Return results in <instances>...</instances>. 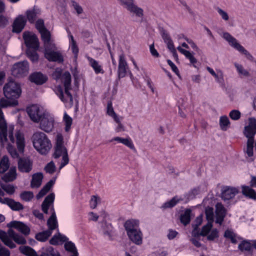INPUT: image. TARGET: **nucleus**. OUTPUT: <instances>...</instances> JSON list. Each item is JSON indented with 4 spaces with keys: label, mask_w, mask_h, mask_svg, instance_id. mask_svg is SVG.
<instances>
[{
    "label": "nucleus",
    "mask_w": 256,
    "mask_h": 256,
    "mask_svg": "<svg viewBox=\"0 0 256 256\" xmlns=\"http://www.w3.org/2000/svg\"><path fill=\"white\" fill-rule=\"evenodd\" d=\"M0 239L4 244L10 248H16L13 240L16 244L24 245L26 244V238L22 235L16 233L12 229L9 228L8 232L0 230Z\"/></svg>",
    "instance_id": "obj_1"
},
{
    "label": "nucleus",
    "mask_w": 256,
    "mask_h": 256,
    "mask_svg": "<svg viewBox=\"0 0 256 256\" xmlns=\"http://www.w3.org/2000/svg\"><path fill=\"white\" fill-rule=\"evenodd\" d=\"M32 140L34 148L42 154H46L52 148L50 140L42 132H37L34 133Z\"/></svg>",
    "instance_id": "obj_2"
},
{
    "label": "nucleus",
    "mask_w": 256,
    "mask_h": 256,
    "mask_svg": "<svg viewBox=\"0 0 256 256\" xmlns=\"http://www.w3.org/2000/svg\"><path fill=\"white\" fill-rule=\"evenodd\" d=\"M5 97L10 100H17L22 94L20 84L14 81H10L6 84L3 88Z\"/></svg>",
    "instance_id": "obj_3"
},
{
    "label": "nucleus",
    "mask_w": 256,
    "mask_h": 256,
    "mask_svg": "<svg viewBox=\"0 0 256 256\" xmlns=\"http://www.w3.org/2000/svg\"><path fill=\"white\" fill-rule=\"evenodd\" d=\"M120 4L127 10L130 14L142 18L144 16L143 10L138 7L134 3V0H118Z\"/></svg>",
    "instance_id": "obj_4"
},
{
    "label": "nucleus",
    "mask_w": 256,
    "mask_h": 256,
    "mask_svg": "<svg viewBox=\"0 0 256 256\" xmlns=\"http://www.w3.org/2000/svg\"><path fill=\"white\" fill-rule=\"evenodd\" d=\"M22 37L27 49H38L40 42L36 34H32L29 31H26L23 33Z\"/></svg>",
    "instance_id": "obj_5"
},
{
    "label": "nucleus",
    "mask_w": 256,
    "mask_h": 256,
    "mask_svg": "<svg viewBox=\"0 0 256 256\" xmlns=\"http://www.w3.org/2000/svg\"><path fill=\"white\" fill-rule=\"evenodd\" d=\"M28 70V63L24 61L14 64L12 68L11 72L14 76L20 78L26 76Z\"/></svg>",
    "instance_id": "obj_6"
},
{
    "label": "nucleus",
    "mask_w": 256,
    "mask_h": 256,
    "mask_svg": "<svg viewBox=\"0 0 256 256\" xmlns=\"http://www.w3.org/2000/svg\"><path fill=\"white\" fill-rule=\"evenodd\" d=\"M243 134L248 138V140L254 141L256 134V119L254 118H248V124L244 127Z\"/></svg>",
    "instance_id": "obj_7"
},
{
    "label": "nucleus",
    "mask_w": 256,
    "mask_h": 256,
    "mask_svg": "<svg viewBox=\"0 0 256 256\" xmlns=\"http://www.w3.org/2000/svg\"><path fill=\"white\" fill-rule=\"evenodd\" d=\"M63 136L61 134H58L56 138V142L54 146V152L53 156L55 158H59L60 156L67 154V149L64 145Z\"/></svg>",
    "instance_id": "obj_8"
},
{
    "label": "nucleus",
    "mask_w": 256,
    "mask_h": 256,
    "mask_svg": "<svg viewBox=\"0 0 256 256\" xmlns=\"http://www.w3.org/2000/svg\"><path fill=\"white\" fill-rule=\"evenodd\" d=\"M0 108L1 106H0ZM8 126L4 120L2 111L0 108V144L1 148H4V142L8 141Z\"/></svg>",
    "instance_id": "obj_9"
},
{
    "label": "nucleus",
    "mask_w": 256,
    "mask_h": 256,
    "mask_svg": "<svg viewBox=\"0 0 256 256\" xmlns=\"http://www.w3.org/2000/svg\"><path fill=\"white\" fill-rule=\"evenodd\" d=\"M4 196V192L0 188V202L7 204L12 210L18 211L24 209L23 205L20 202H16L13 199L10 198H2V196Z\"/></svg>",
    "instance_id": "obj_10"
},
{
    "label": "nucleus",
    "mask_w": 256,
    "mask_h": 256,
    "mask_svg": "<svg viewBox=\"0 0 256 256\" xmlns=\"http://www.w3.org/2000/svg\"><path fill=\"white\" fill-rule=\"evenodd\" d=\"M27 112L31 120L34 122H39L40 120L46 114L40 111L39 107L36 105H32L28 108Z\"/></svg>",
    "instance_id": "obj_11"
},
{
    "label": "nucleus",
    "mask_w": 256,
    "mask_h": 256,
    "mask_svg": "<svg viewBox=\"0 0 256 256\" xmlns=\"http://www.w3.org/2000/svg\"><path fill=\"white\" fill-rule=\"evenodd\" d=\"M26 16L20 14L15 18L12 24V32L14 33L19 34L24 29L26 24Z\"/></svg>",
    "instance_id": "obj_12"
},
{
    "label": "nucleus",
    "mask_w": 256,
    "mask_h": 256,
    "mask_svg": "<svg viewBox=\"0 0 256 256\" xmlns=\"http://www.w3.org/2000/svg\"><path fill=\"white\" fill-rule=\"evenodd\" d=\"M33 162L28 158H20L18 162V170L21 172L29 173L32 168Z\"/></svg>",
    "instance_id": "obj_13"
},
{
    "label": "nucleus",
    "mask_w": 256,
    "mask_h": 256,
    "mask_svg": "<svg viewBox=\"0 0 256 256\" xmlns=\"http://www.w3.org/2000/svg\"><path fill=\"white\" fill-rule=\"evenodd\" d=\"M40 128L46 132H50L54 128V120L48 114H46L40 120Z\"/></svg>",
    "instance_id": "obj_14"
},
{
    "label": "nucleus",
    "mask_w": 256,
    "mask_h": 256,
    "mask_svg": "<svg viewBox=\"0 0 256 256\" xmlns=\"http://www.w3.org/2000/svg\"><path fill=\"white\" fill-rule=\"evenodd\" d=\"M128 70V66L124 54H122L119 56L118 70V78H121L126 76V73Z\"/></svg>",
    "instance_id": "obj_15"
},
{
    "label": "nucleus",
    "mask_w": 256,
    "mask_h": 256,
    "mask_svg": "<svg viewBox=\"0 0 256 256\" xmlns=\"http://www.w3.org/2000/svg\"><path fill=\"white\" fill-rule=\"evenodd\" d=\"M7 226L10 228H16L25 236L28 235L30 232V228L24 223L20 221H12L7 224Z\"/></svg>",
    "instance_id": "obj_16"
},
{
    "label": "nucleus",
    "mask_w": 256,
    "mask_h": 256,
    "mask_svg": "<svg viewBox=\"0 0 256 256\" xmlns=\"http://www.w3.org/2000/svg\"><path fill=\"white\" fill-rule=\"evenodd\" d=\"M238 190L236 188L226 186L222 188L221 198L226 201L233 198L238 193Z\"/></svg>",
    "instance_id": "obj_17"
},
{
    "label": "nucleus",
    "mask_w": 256,
    "mask_h": 256,
    "mask_svg": "<svg viewBox=\"0 0 256 256\" xmlns=\"http://www.w3.org/2000/svg\"><path fill=\"white\" fill-rule=\"evenodd\" d=\"M40 14V10L34 6L32 8L28 10L25 12L26 22L28 21L30 24H34Z\"/></svg>",
    "instance_id": "obj_18"
},
{
    "label": "nucleus",
    "mask_w": 256,
    "mask_h": 256,
    "mask_svg": "<svg viewBox=\"0 0 256 256\" xmlns=\"http://www.w3.org/2000/svg\"><path fill=\"white\" fill-rule=\"evenodd\" d=\"M30 80L38 85H41L47 81L48 78L40 72H35L30 76Z\"/></svg>",
    "instance_id": "obj_19"
},
{
    "label": "nucleus",
    "mask_w": 256,
    "mask_h": 256,
    "mask_svg": "<svg viewBox=\"0 0 256 256\" xmlns=\"http://www.w3.org/2000/svg\"><path fill=\"white\" fill-rule=\"evenodd\" d=\"M54 193H50L45 198L41 206L42 210L44 214H48V210L51 206H52L51 208L52 207L54 208L53 203L54 200Z\"/></svg>",
    "instance_id": "obj_20"
},
{
    "label": "nucleus",
    "mask_w": 256,
    "mask_h": 256,
    "mask_svg": "<svg viewBox=\"0 0 256 256\" xmlns=\"http://www.w3.org/2000/svg\"><path fill=\"white\" fill-rule=\"evenodd\" d=\"M55 50H53L44 52V57L49 62H62L64 60L62 55L60 52H56Z\"/></svg>",
    "instance_id": "obj_21"
},
{
    "label": "nucleus",
    "mask_w": 256,
    "mask_h": 256,
    "mask_svg": "<svg viewBox=\"0 0 256 256\" xmlns=\"http://www.w3.org/2000/svg\"><path fill=\"white\" fill-rule=\"evenodd\" d=\"M238 250L242 252H246L250 256H252L253 254V243H250L249 240H243L238 244Z\"/></svg>",
    "instance_id": "obj_22"
},
{
    "label": "nucleus",
    "mask_w": 256,
    "mask_h": 256,
    "mask_svg": "<svg viewBox=\"0 0 256 256\" xmlns=\"http://www.w3.org/2000/svg\"><path fill=\"white\" fill-rule=\"evenodd\" d=\"M130 240L136 244L140 245L142 244V234L140 230H137L128 234Z\"/></svg>",
    "instance_id": "obj_23"
},
{
    "label": "nucleus",
    "mask_w": 256,
    "mask_h": 256,
    "mask_svg": "<svg viewBox=\"0 0 256 256\" xmlns=\"http://www.w3.org/2000/svg\"><path fill=\"white\" fill-rule=\"evenodd\" d=\"M139 226L138 220H126L124 224V227L126 231L127 234L130 232L138 230Z\"/></svg>",
    "instance_id": "obj_24"
},
{
    "label": "nucleus",
    "mask_w": 256,
    "mask_h": 256,
    "mask_svg": "<svg viewBox=\"0 0 256 256\" xmlns=\"http://www.w3.org/2000/svg\"><path fill=\"white\" fill-rule=\"evenodd\" d=\"M50 210L52 211V213L51 216L48 220L47 225L48 227V230L52 232L58 226V224L54 208L52 207Z\"/></svg>",
    "instance_id": "obj_25"
},
{
    "label": "nucleus",
    "mask_w": 256,
    "mask_h": 256,
    "mask_svg": "<svg viewBox=\"0 0 256 256\" xmlns=\"http://www.w3.org/2000/svg\"><path fill=\"white\" fill-rule=\"evenodd\" d=\"M43 178V174L41 172L36 173L33 174L30 182V186L32 188H39L42 182Z\"/></svg>",
    "instance_id": "obj_26"
},
{
    "label": "nucleus",
    "mask_w": 256,
    "mask_h": 256,
    "mask_svg": "<svg viewBox=\"0 0 256 256\" xmlns=\"http://www.w3.org/2000/svg\"><path fill=\"white\" fill-rule=\"evenodd\" d=\"M16 178V167H12L8 172L6 174L2 179L5 182H10L14 181Z\"/></svg>",
    "instance_id": "obj_27"
},
{
    "label": "nucleus",
    "mask_w": 256,
    "mask_h": 256,
    "mask_svg": "<svg viewBox=\"0 0 256 256\" xmlns=\"http://www.w3.org/2000/svg\"><path fill=\"white\" fill-rule=\"evenodd\" d=\"M242 193L246 197L252 200H256V192L248 186H243L242 187Z\"/></svg>",
    "instance_id": "obj_28"
},
{
    "label": "nucleus",
    "mask_w": 256,
    "mask_h": 256,
    "mask_svg": "<svg viewBox=\"0 0 256 256\" xmlns=\"http://www.w3.org/2000/svg\"><path fill=\"white\" fill-rule=\"evenodd\" d=\"M87 58L89 62L90 65L93 68L96 74L104 73V70H102V66L99 64L98 62L90 56H88Z\"/></svg>",
    "instance_id": "obj_29"
},
{
    "label": "nucleus",
    "mask_w": 256,
    "mask_h": 256,
    "mask_svg": "<svg viewBox=\"0 0 256 256\" xmlns=\"http://www.w3.org/2000/svg\"><path fill=\"white\" fill-rule=\"evenodd\" d=\"M177 49L180 53L184 55V56L190 60V63L192 64L194 67L196 68V66L194 64L197 62V60L191 52L188 50L183 49L180 46H178Z\"/></svg>",
    "instance_id": "obj_30"
},
{
    "label": "nucleus",
    "mask_w": 256,
    "mask_h": 256,
    "mask_svg": "<svg viewBox=\"0 0 256 256\" xmlns=\"http://www.w3.org/2000/svg\"><path fill=\"white\" fill-rule=\"evenodd\" d=\"M112 140L122 143L132 150H135L134 146L130 138H124L117 136L114 138Z\"/></svg>",
    "instance_id": "obj_31"
},
{
    "label": "nucleus",
    "mask_w": 256,
    "mask_h": 256,
    "mask_svg": "<svg viewBox=\"0 0 256 256\" xmlns=\"http://www.w3.org/2000/svg\"><path fill=\"white\" fill-rule=\"evenodd\" d=\"M17 148L20 152H22L24 148V138L22 134L18 132L16 134Z\"/></svg>",
    "instance_id": "obj_32"
},
{
    "label": "nucleus",
    "mask_w": 256,
    "mask_h": 256,
    "mask_svg": "<svg viewBox=\"0 0 256 256\" xmlns=\"http://www.w3.org/2000/svg\"><path fill=\"white\" fill-rule=\"evenodd\" d=\"M20 252L26 256H38L36 251L28 246H20L19 248Z\"/></svg>",
    "instance_id": "obj_33"
},
{
    "label": "nucleus",
    "mask_w": 256,
    "mask_h": 256,
    "mask_svg": "<svg viewBox=\"0 0 256 256\" xmlns=\"http://www.w3.org/2000/svg\"><path fill=\"white\" fill-rule=\"evenodd\" d=\"M52 232L50 230H44L42 232L38 233L35 236L36 240L40 242H45L51 236Z\"/></svg>",
    "instance_id": "obj_34"
},
{
    "label": "nucleus",
    "mask_w": 256,
    "mask_h": 256,
    "mask_svg": "<svg viewBox=\"0 0 256 256\" xmlns=\"http://www.w3.org/2000/svg\"><path fill=\"white\" fill-rule=\"evenodd\" d=\"M38 50L30 48L26 49V55L32 62H36L38 60L39 56L37 52Z\"/></svg>",
    "instance_id": "obj_35"
},
{
    "label": "nucleus",
    "mask_w": 256,
    "mask_h": 256,
    "mask_svg": "<svg viewBox=\"0 0 256 256\" xmlns=\"http://www.w3.org/2000/svg\"><path fill=\"white\" fill-rule=\"evenodd\" d=\"M191 210L186 209L184 214H182L180 216V222L184 226L188 224L190 221Z\"/></svg>",
    "instance_id": "obj_36"
},
{
    "label": "nucleus",
    "mask_w": 256,
    "mask_h": 256,
    "mask_svg": "<svg viewBox=\"0 0 256 256\" xmlns=\"http://www.w3.org/2000/svg\"><path fill=\"white\" fill-rule=\"evenodd\" d=\"M230 126V122L226 116H222L220 119V128L224 131L226 130Z\"/></svg>",
    "instance_id": "obj_37"
},
{
    "label": "nucleus",
    "mask_w": 256,
    "mask_h": 256,
    "mask_svg": "<svg viewBox=\"0 0 256 256\" xmlns=\"http://www.w3.org/2000/svg\"><path fill=\"white\" fill-rule=\"evenodd\" d=\"M224 37L227 41L230 43L231 45L232 46H234L236 49L238 50V45L240 44L239 43H238L237 42L236 40L234 37H232L229 33H224Z\"/></svg>",
    "instance_id": "obj_38"
},
{
    "label": "nucleus",
    "mask_w": 256,
    "mask_h": 256,
    "mask_svg": "<svg viewBox=\"0 0 256 256\" xmlns=\"http://www.w3.org/2000/svg\"><path fill=\"white\" fill-rule=\"evenodd\" d=\"M18 104V100H6L4 98H2L0 100V106L2 108H6L8 106H16Z\"/></svg>",
    "instance_id": "obj_39"
},
{
    "label": "nucleus",
    "mask_w": 256,
    "mask_h": 256,
    "mask_svg": "<svg viewBox=\"0 0 256 256\" xmlns=\"http://www.w3.org/2000/svg\"><path fill=\"white\" fill-rule=\"evenodd\" d=\"M44 52H46L51 50H56V48L52 40H50L49 41L44 42Z\"/></svg>",
    "instance_id": "obj_40"
},
{
    "label": "nucleus",
    "mask_w": 256,
    "mask_h": 256,
    "mask_svg": "<svg viewBox=\"0 0 256 256\" xmlns=\"http://www.w3.org/2000/svg\"><path fill=\"white\" fill-rule=\"evenodd\" d=\"M64 120L65 122V131L68 132L71 128L72 122V120L66 112L64 113Z\"/></svg>",
    "instance_id": "obj_41"
},
{
    "label": "nucleus",
    "mask_w": 256,
    "mask_h": 256,
    "mask_svg": "<svg viewBox=\"0 0 256 256\" xmlns=\"http://www.w3.org/2000/svg\"><path fill=\"white\" fill-rule=\"evenodd\" d=\"M216 214L226 216V210L222 203L218 202L216 205Z\"/></svg>",
    "instance_id": "obj_42"
},
{
    "label": "nucleus",
    "mask_w": 256,
    "mask_h": 256,
    "mask_svg": "<svg viewBox=\"0 0 256 256\" xmlns=\"http://www.w3.org/2000/svg\"><path fill=\"white\" fill-rule=\"evenodd\" d=\"M224 236L230 239L232 244H236L238 242L235 234L230 230H227L225 231Z\"/></svg>",
    "instance_id": "obj_43"
},
{
    "label": "nucleus",
    "mask_w": 256,
    "mask_h": 256,
    "mask_svg": "<svg viewBox=\"0 0 256 256\" xmlns=\"http://www.w3.org/2000/svg\"><path fill=\"white\" fill-rule=\"evenodd\" d=\"M205 214L208 222H214V208L212 207H207L205 210Z\"/></svg>",
    "instance_id": "obj_44"
},
{
    "label": "nucleus",
    "mask_w": 256,
    "mask_h": 256,
    "mask_svg": "<svg viewBox=\"0 0 256 256\" xmlns=\"http://www.w3.org/2000/svg\"><path fill=\"white\" fill-rule=\"evenodd\" d=\"M41 36V39L43 42L51 40V34L50 32L46 28L39 32Z\"/></svg>",
    "instance_id": "obj_45"
},
{
    "label": "nucleus",
    "mask_w": 256,
    "mask_h": 256,
    "mask_svg": "<svg viewBox=\"0 0 256 256\" xmlns=\"http://www.w3.org/2000/svg\"><path fill=\"white\" fill-rule=\"evenodd\" d=\"M212 226V223L211 222H208L204 226L202 227V230L200 234L203 236H206L210 232Z\"/></svg>",
    "instance_id": "obj_46"
},
{
    "label": "nucleus",
    "mask_w": 256,
    "mask_h": 256,
    "mask_svg": "<svg viewBox=\"0 0 256 256\" xmlns=\"http://www.w3.org/2000/svg\"><path fill=\"white\" fill-rule=\"evenodd\" d=\"M64 87H71V75L68 72H66L63 75Z\"/></svg>",
    "instance_id": "obj_47"
},
{
    "label": "nucleus",
    "mask_w": 256,
    "mask_h": 256,
    "mask_svg": "<svg viewBox=\"0 0 256 256\" xmlns=\"http://www.w3.org/2000/svg\"><path fill=\"white\" fill-rule=\"evenodd\" d=\"M178 202L179 200L176 198V196H174L170 201L165 202L162 207L164 208H172L175 206Z\"/></svg>",
    "instance_id": "obj_48"
},
{
    "label": "nucleus",
    "mask_w": 256,
    "mask_h": 256,
    "mask_svg": "<svg viewBox=\"0 0 256 256\" xmlns=\"http://www.w3.org/2000/svg\"><path fill=\"white\" fill-rule=\"evenodd\" d=\"M254 141L248 140L246 142V152L248 157H252L253 156L254 152Z\"/></svg>",
    "instance_id": "obj_49"
},
{
    "label": "nucleus",
    "mask_w": 256,
    "mask_h": 256,
    "mask_svg": "<svg viewBox=\"0 0 256 256\" xmlns=\"http://www.w3.org/2000/svg\"><path fill=\"white\" fill-rule=\"evenodd\" d=\"M0 186L2 188L9 194H12L15 192L14 187L12 185L0 184Z\"/></svg>",
    "instance_id": "obj_50"
},
{
    "label": "nucleus",
    "mask_w": 256,
    "mask_h": 256,
    "mask_svg": "<svg viewBox=\"0 0 256 256\" xmlns=\"http://www.w3.org/2000/svg\"><path fill=\"white\" fill-rule=\"evenodd\" d=\"M20 196L22 200L26 202H28L33 198L34 196L32 192L30 191H25L21 193Z\"/></svg>",
    "instance_id": "obj_51"
},
{
    "label": "nucleus",
    "mask_w": 256,
    "mask_h": 256,
    "mask_svg": "<svg viewBox=\"0 0 256 256\" xmlns=\"http://www.w3.org/2000/svg\"><path fill=\"white\" fill-rule=\"evenodd\" d=\"M40 256H60V255L52 247H50L45 252H42Z\"/></svg>",
    "instance_id": "obj_52"
},
{
    "label": "nucleus",
    "mask_w": 256,
    "mask_h": 256,
    "mask_svg": "<svg viewBox=\"0 0 256 256\" xmlns=\"http://www.w3.org/2000/svg\"><path fill=\"white\" fill-rule=\"evenodd\" d=\"M36 28L38 30V32L40 31L44 30V29H46L44 26V20L39 18L36 20L35 22Z\"/></svg>",
    "instance_id": "obj_53"
},
{
    "label": "nucleus",
    "mask_w": 256,
    "mask_h": 256,
    "mask_svg": "<svg viewBox=\"0 0 256 256\" xmlns=\"http://www.w3.org/2000/svg\"><path fill=\"white\" fill-rule=\"evenodd\" d=\"M44 170L50 174H54L56 171V166L54 162L51 161L48 163L44 168Z\"/></svg>",
    "instance_id": "obj_54"
},
{
    "label": "nucleus",
    "mask_w": 256,
    "mask_h": 256,
    "mask_svg": "<svg viewBox=\"0 0 256 256\" xmlns=\"http://www.w3.org/2000/svg\"><path fill=\"white\" fill-rule=\"evenodd\" d=\"M240 112L238 110H232L229 114L230 117L233 120H237L240 118Z\"/></svg>",
    "instance_id": "obj_55"
},
{
    "label": "nucleus",
    "mask_w": 256,
    "mask_h": 256,
    "mask_svg": "<svg viewBox=\"0 0 256 256\" xmlns=\"http://www.w3.org/2000/svg\"><path fill=\"white\" fill-rule=\"evenodd\" d=\"M238 48L237 50H238L244 54L248 60H253V56L242 46L238 45Z\"/></svg>",
    "instance_id": "obj_56"
},
{
    "label": "nucleus",
    "mask_w": 256,
    "mask_h": 256,
    "mask_svg": "<svg viewBox=\"0 0 256 256\" xmlns=\"http://www.w3.org/2000/svg\"><path fill=\"white\" fill-rule=\"evenodd\" d=\"M202 216L200 215L198 216L194 222V224H192V227L194 229V231L198 230V226L202 224Z\"/></svg>",
    "instance_id": "obj_57"
},
{
    "label": "nucleus",
    "mask_w": 256,
    "mask_h": 256,
    "mask_svg": "<svg viewBox=\"0 0 256 256\" xmlns=\"http://www.w3.org/2000/svg\"><path fill=\"white\" fill-rule=\"evenodd\" d=\"M235 66L236 67L237 70L238 71L239 74L246 76H249V72L246 70H244L242 65L236 64Z\"/></svg>",
    "instance_id": "obj_58"
},
{
    "label": "nucleus",
    "mask_w": 256,
    "mask_h": 256,
    "mask_svg": "<svg viewBox=\"0 0 256 256\" xmlns=\"http://www.w3.org/2000/svg\"><path fill=\"white\" fill-rule=\"evenodd\" d=\"M218 236V230L215 228L212 230L210 234L208 236L207 238L209 240H214Z\"/></svg>",
    "instance_id": "obj_59"
},
{
    "label": "nucleus",
    "mask_w": 256,
    "mask_h": 256,
    "mask_svg": "<svg viewBox=\"0 0 256 256\" xmlns=\"http://www.w3.org/2000/svg\"><path fill=\"white\" fill-rule=\"evenodd\" d=\"M69 162V158L68 156V154H66L62 156V161L60 166V170L64 167Z\"/></svg>",
    "instance_id": "obj_60"
},
{
    "label": "nucleus",
    "mask_w": 256,
    "mask_h": 256,
    "mask_svg": "<svg viewBox=\"0 0 256 256\" xmlns=\"http://www.w3.org/2000/svg\"><path fill=\"white\" fill-rule=\"evenodd\" d=\"M72 5L76 10L78 14H81L83 12V9L79 4L75 1H72Z\"/></svg>",
    "instance_id": "obj_61"
},
{
    "label": "nucleus",
    "mask_w": 256,
    "mask_h": 256,
    "mask_svg": "<svg viewBox=\"0 0 256 256\" xmlns=\"http://www.w3.org/2000/svg\"><path fill=\"white\" fill-rule=\"evenodd\" d=\"M107 114L110 116H112L116 114L112 108V103L111 102H109L107 105Z\"/></svg>",
    "instance_id": "obj_62"
},
{
    "label": "nucleus",
    "mask_w": 256,
    "mask_h": 256,
    "mask_svg": "<svg viewBox=\"0 0 256 256\" xmlns=\"http://www.w3.org/2000/svg\"><path fill=\"white\" fill-rule=\"evenodd\" d=\"M162 37L164 40V42H167L168 41H170L172 40L169 34L166 32V30L162 29L161 30Z\"/></svg>",
    "instance_id": "obj_63"
},
{
    "label": "nucleus",
    "mask_w": 256,
    "mask_h": 256,
    "mask_svg": "<svg viewBox=\"0 0 256 256\" xmlns=\"http://www.w3.org/2000/svg\"><path fill=\"white\" fill-rule=\"evenodd\" d=\"M8 23L6 17L3 15H0V28H4Z\"/></svg>",
    "instance_id": "obj_64"
}]
</instances>
